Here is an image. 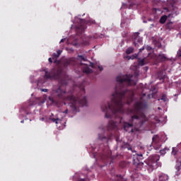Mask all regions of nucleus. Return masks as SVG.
<instances>
[{
    "label": "nucleus",
    "mask_w": 181,
    "mask_h": 181,
    "mask_svg": "<svg viewBox=\"0 0 181 181\" xmlns=\"http://www.w3.org/2000/svg\"><path fill=\"white\" fill-rule=\"evenodd\" d=\"M118 84L115 88V93L112 95L110 103H103L101 106L103 112H105V118L115 117L118 122L110 120L107 124V131L118 129V124L123 121L119 114H124V105H129L134 98V90L128 89L131 86H136V82H132L131 76L128 74L119 75L116 78Z\"/></svg>",
    "instance_id": "f257e3e1"
},
{
    "label": "nucleus",
    "mask_w": 181,
    "mask_h": 181,
    "mask_svg": "<svg viewBox=\"0 0 181 181\" xmlns=\"http://www.w3.org/2000/svg\"><path fill=\"white\" fill-rule=\"evenodd\" d=\"M45 78L47 80H59L60 85L57 88H54L51 92V95L49 96L48 100L52 104H59L60 100L67 101L69 107L74 112H78L80 111V106L87 107V98L83 96L67 95L64 86H67L68 82L66 79L62 78V73L63 69L60 67L52 69L49 72L45 70Z\"/></svg>",
    "instance_id": "f03ea898"
},
{
    "label": "nucleus",
    "mask_w": 181,
    "mask_h": 181,
    "mask_svg": "<svg viewBox=\"0 0 181 181\" xmlns=\"http://www.w3.org/2000/svg\"><path fill=\"white\" fill-rule=\"evenodd\" d=\"M146 97L144 93L140 98V100L134 104L133 109H128L129 114H133L129 122H123V128L126 132H134V125L136 127L138 124H144L146 121V116L141 112V110L146 108V103L144 102V98Z\"/></svg>",
    "instance_id": "7ed1b4c3"
},
{
    "label": "nucleus",
    "mask_w": 181,
    "mask_h": 181,
    "mask_svg": "<svg viewBox=\"0 0 181 181\" xmlns=\"http://www.w3.org/2000/svg\"><path fill=\"white\" fill-rule=\"evenodd\" d=\"M158 160H159V159L156 156L149 157L146 165L148 172H153V170L158 168Z\"/></svg>",
    "instance_id": "20e7f679"
},
{
    "label": "nucleus",
    "mask_w": 181,
    "mask_h": 181,
    "mask_svg": "<svg viewBox=\"0 0 181 181\" xmlns=\"http://www.w3.org/2000/svg\"><path fill=\"white\" fill-rule=\"evenodd\" d=\"M144 155L139 154L137 158L133 159V168L136 172H141L144 168V163L141 161V159L143 158Z\"/></svg>",
    "instance_id": "39448f33"
},
{
    "label": "nucleus",
    "mask_w": 181,
    "mask_h": 181,
    "mask_svg": "<svg viewBox=\"0 0 181 181\" xmlns=\"http://www.w3.org/2000/svg\"><path fill=\"white\" fill-rule=\"evenodd\" d=\"M81 25L76 27V30H80V32H84L87 29V25H91L95 23L94 21H87L85 19L80 20Z\"/></svg>",
    "instance_id": "423d86ee"
},
{
    "label": "nucleus",
    "mask_w": 181,
    "mask_h": 181,
    "mask_svg": "<svg viewBox=\"0 0 181 181\" xmlns=\"http://www.w3.org/2000/svg\"><path fill=\"white\" fill-rule=\"evenodd\" d=\"M133 44L138 49L142 45V38L139 36V33H135L132 37Z\"/></svg>",
    "instance_id": "0eeeda50"
},
{
    "label": "nucleus",
    "mask_w": 181,
    "mask_h": 181,
    "mask_svg": "<svg viewBox=\"0 0 181 181\" xmlns=\"http://www.w3.org/2000/svg\"><path fill=\"white\" fill-rule=\"evenodd\" d=\"M112 136V135L111 134H108L107 135H105V134H99L98 139L99 141H102V142H108Z\"/></svg>",
    "instance_id": "6e6552de"
},
{
    "label": "nucleus",
    "mask_w": 181,
    "mask_h": 181,
    "mask_svg": "<svg viewBox=\"0 0 181 181\" xmlns=\"http://www.w3.org/2000/svg\"><path fill=\"white\" fill-rule=\"evenodd\" d=\"M81 66L83 73H86V74H90L93 73V69L88 67V64H81Z\"/></svg>",
    "instance_id": "1a4fd4ad"
},
{
    "label": "nucleus",
    "mask_w": 181,
    "mask_h": 181,
    "mask_svg": "<svg viewBox=\"0 0 181 181\" xmlns=\"http://www.w3.org/2000/svg\"><path fill=\"white\" fill-rule=\"evenodd\" d=\"M157 60H158L160 63H163V62H168L169 60V58L166 57V55H165V54L160 52L157 57Z\"/></svg>",
    "instance_id": "9d476101"
},
{
    "label": "nucleus",
    "mask_w": 181,
    "mask_h": 181,
    "mask_svg": "<svg viewBox=\"0 0 181 181\" xmlns=\"http://www.w3.org/2000/svg\"><path fill=\"white\" fill-rule=\"evenodd\" d=\"M169 180V176L168 175L161 173L158 175V181H168ZM153 181H157L156 180H153Z\"/></svg>",
    "instance_id": "9b49d317"
},
{
    "label": "nucleus",
    "mask_w": 181,
    "mask_h": 181,
    "mask_svg": "<svg viewBox=\"0 0 181 181\" xmlns=\"http://www.w3.org/2000/svg\"><path fill=\"white\" fill-rule=\"evenodd\" d=\"M74 64V60L73 59H68L64 61V66L69 67V66H71Z\"/></svg>",
    "instance_id": "f8f14e48"
},
{
    "label": "nucleus",
    "mask_w": 181,
    "mask_h": 181,
    "mask_svg": "<svg viewBox=\"0 0 181 181\" xmlns=\"http://www.w3.org/2000/svg\"><path fill=\"white\" fill-rule=\"evenodd\" d=\"M61 54H62V50L60 49L57 50V53H54L52 54V59H54V62L56 63L57 62V59H59Z\"/></svg>",
    "instance_id": "ddd939ff"
},
{
    "label": "nucleus",
    "mask_w": 181,
    "mask_h": 181,
    "mask_svg": "<svg viewBox=\"0 0 181 181\" xmlns=\"http://www.w3.org/2000/svg\"><path fill=\"white\" fill-rule=\"evenodd\" d=\"M152 144L153 145H155V144H158L159 142V136L158 135H154L152 138Z\"/></svg>",
    "instance_id": "4468645a"
},
{
    "label": "nucleus",
    "mask_w": 181,
    "mask_h": 181,
    "mask_svg": "<svg viewBox=\"0 0 181 181\" xmlns=\"http://www.w3.org/2000/svg\"><path fill=\"white\" fill-rule=\"evenodd\" d=\"M165 28L168 29V30H170L171 29H173V23L172 21L168 22L165 25Z\"/></svg>",
    "instance_id": "2eb2a0df"
},
{
    "label": "nucleus",
    "mask_w": 181,
    "mask_h": 181,
    "mask_svg": "<svg viewBox=\"0 0 181 181\" xmlns=\"http://www.w3.org/2000/svg\"><path fill=\"white\" fill-rule=\"evenodd\" d=\"M175 169H176L177 173H179V174L181 173V160L176 164Z\"/></svg>",
    "instance_id": "dca6fc26"
},
{
    "label": "nucleus",
    "mask_w": 181,
    "mask_h": 181,
    "mask_svg": "<svg viewBox=\"0 0 181 181\" xmlns=\"http://www.w3.org/2000/svg\"><path fill=\"white\" fill-rule=\"evenodd\" d=\"M53 117V113L51 114V116L49 118V119H50L51 121H52L53 122H54L55 124H59V121H60V119L59 118H53L52 117Z\"/></svg>",
    "instance_id": "f3484780"
},
{
    "label": "nucleus",
    "mask_w": 181,
    "mask_h": 181,
    "mask_svg": "<svg viewBox=\"0 0 181 181\" xmlns=\"http://www.w3.org/2000/svg\"><path fill=\"white\" fill-rule=\"evenodd\" d=\"M116 180H117V181H127V180H125L124 178V177H122V175H116Z\"/></svg>",
    "instance_id": "a211bd4d"
},
{
    "label": "nucleus",
    "mask_w": 181,
    "mask_h": 181,
    "mask_svg": "<svg viewBox=\"0 0 181 181\" xmlns=\"http://www.w3.org/2000/svg\"><path fill=\"white\" fill-rule=\"evenodd\" d=\"M134 52V48L132 47H129L127 49L126 53L127 54H131V53Z\"/></svg>",
    "instance_id": "6ab92c4d"
},
{
    "label": "nucleus",
    "mask_w": 181,
    "mask_h": 181,
    "mask_svg": "<svg viewBox=\"0 0 181 181\" xmlns=\"http://www.w3.org/2000/svg\"><path fill=\"white\" fill-rule=\"evenodd\" d=\"M166 19H168V17L166 16H162L160 18V23H165V22H166Z\"/></svg>",
    "instance_id": "aec40b11"
},
{
    "label": "nucleus",
    "mask_w": 181,
    "mask_h": 181,
    "mask_svg": "<svg viewBox=\"0 0 181 181\" xmlns=\"http://www.w3.org/2000/svg\"><path fill=\"white\" fill-rule=\"evenodd\" d=\"M168 151H169V148H164L163 149L160 151V155H165V153H166V152H168Z\"/></svg>",
    "instance_id": "412c9836"
},
{
    "label": "nucleus",
    "mask_w": 181,
    "mask_h": 181,
    "mask_svg": "<svg viewBox=\"0 0 181 181\" xmlns=\"http://www.w3.org/2000/svg\"><path fill=\"white\" fill-rule=\"evenodd\" d=\"M138 64L139 66H145V59H139Z\"/></svg>",
    "instance_id": "4be33fe9"
},
{
    "label": "nucleus",
    "mask_w": 181,
    "mask_h": 181,
    "mask_svg": "<svg viewBox=\"0 0 181 181\" xmlns=\"http://www.w3.org/2000/svg\"><path fill=\"white\" fill-rule=\"evenodd\" d=\"M125 166H127V163H125V161H121L119 163L120 168H125Z\"/></svg>",
    "instance_id": "5701e85b"
},
{
    "label": "nucleus",
    "mask_w": 181,
    "mask_h": 181,
    "mask_svg": "<svg viewBox=\"0 0 181 181\" xmlns=\"http://www.w3.org/2000/svg\"><path fill=\"white\" fill-rule=\"evenodd\" d=\"M160 100H162V101H164V103H166L168 98L166 97V95H163Z\"/></svg>",
    "instance_id": "b1692460"
},
{
    "label": "nucleus",
    "mask_w": 181,
    "mask_h": 181,
    "mask_svg": "<svg viewBox=\"0 0 181 181\" xmlns=\"http://www.w3.org/2000/svg\"><path fill=\"white\" fill-rule=\"evenodd\" d=\"M79 59H81V60H83V62H86L87 61V57H85L83 55H79L78 56Z\"/></svg>",
    "instance_id": "393cba45"
},
{
    "label": "nucleus",
    "mask_w": 181,
    "mask_h": 181,
    "mask_svg": "<svg viewBox=\"0 0 181 181\" xmlns=\"http://www.w3.org/2000/svg\"><path fill=\"white\" fill-rule=\"evenodd\" d=\"M172 153L175 156L177 153V151H176V148L173 147L172 150Z\"/></svg>",
    "instance_id": "a878e982"
},
{
    "label": "nucleus",
    "mask_w": 181,
    "mask_h": 181,
    "mask_svg": "<svg viewBox=\"0 0 181 181\" xmlns=\"http://www.w3.org/2000/svg\"><path fill=\"white\" fill-rule=\"evenodd\" d=\"M81 91L83 93V95L86 94V90H85V89H84V82H83V85H82V86H81Z\"/></svg>",
    "instance_id": "bb28decb"
},
{
    "label": "nucleus",
    "mask_w": 181,
    "mask_h": 181,
    "mask_svg": "<svg viewBox=\"0 0 181 181\" xmlns=\"http://www.w3.org/2000/svg\"><path fill=\"white\" fill-rule=\"evenodd\" d=\"M177 57H181V47L177 51Z\"/></svg>",
    "instance_id": "cd10ccee"
},
{
    "label": "nucleus",
    "mask_w": 181,
    "mask_h": 181,
    "mask_svg": "<svg viewBox=\"0 0 181 181\" xmlns=\"http://www.w3.org/2000/svg\"><path fill=\"white\" fill-rule=\"evenodd\" d=\"M146 50H148V52H150V50H152V47L151 46H147L146 47Z\"/></svg>",
    "instance_id": "c85d7f7f"
},
{
    "label": "nucleus",
    "mask_w": 181,
    "mask_h": 181,
    "mask_svg": "<svg viewBox=\"0 0 181 181\" xmlns=\"http://www.w3.org/2000/svg\"><path fill=\"white\" fill-rule=\"evenodd\" d=\"M98 69L100 70V71H103V68L101 66H98Z\"/></svg>",
    "instance_id": "c756f323"
},
{
    "label": "nucleus",
    "mask_w": 181,
    "mask_h": 181,
    "mask_svg": "<svg viewBox=\"0 0 181 181\" xmlns=\"http://www.w3.org/2000/svg\"><path fill=\"white\" fill-rule=\"evenodd\" d=\"M90 66L92 67V69H94V64L93 62H90Z\"/></svg>",
    "instance_id": "7c9ffc66"
},
{
    "label": "nucleus",
    "mask_w": 181,
    "mask_h": 181,
    "mask_svg": "<svg viewBox=\"0 0 181 181\" xmlns=\"http://www.w3.org/2000/svg\"><path fill=\"white\" fill-rule=\"evenodd\" d=\"M143 50H145V47H143L142 48L139 49V53H141Z\"/></svg>",
    "instance_id": "2f4dec72"
},
{
    "label": "nucleus",
    "mask_w": 181,
    "mask_h": 181,
    "mask_svg": "<svg viewBox=\"0 0 181 181\" xmlns=\"http://www.w3.org/2000/svg\"><path fill=\"white\" fill-rule=\"evenodd\" d=\"M42 91L43 93H47V89H46V88L42 89Z\"/></svg>",
    "instance_id": "473e14b6"
},
{
    "label": "nucleus",
    "mask_w": 181,
    "mask_h": 181,
    "mask_svg": "<svg viewBox=\"0 0 181 181\" xmlns=\"http://www.w3.org/2000/svg\"><path fill=\"white\" fill-rule=\"evenodd\" d=\"M66 40V38H63L61 40L60 43H63Z\"/></svg>",
    "instance_id": "72a5a7b5"
},
{
    "label": "nucleus",
    "mask_w": 181,
    "mask_h": 181,
    "mask_svg": "<svg viewBox=\"0 0 181 181\" xmlns=\"http://www.w3.org/2000/svg\"><path fill=\"white\" fill-rule=\"evenodd\" d=\"M48 62H49V63H53V61L52 60V58H49V59H48Z\"/></svg>",
    "instance_id": "f704fd0d"
},
{
    "label": "nucleus",
    "mask_w": 181,
    "mask_h": 181,
    "mask_svg": "<svg viewBox=\"0 0 181 181\" xmlns=\"http://www.w3.org/2000/svg\"><path fill=\"white\" fill-rule=\"evenodd\" d=\"M69 112V110H66L65 111H64V114H67Z\"/></svg>",
    "instance_id": "c9c22d12"
},
{
    "label": "nucleus",
    "mask_w": 181,
    "mask_h": 181,
    "mask_svg": "<svg viewBox=\"0 0 181 181\" xmlns=\"http://www.w3.org/2000/svg\"><path fill=\"white\" fill-rule=\"evenodd\" d=\"M21 122L23 123V120H22Z\"/></svg>",
    "instance_id": "e433bc0d"
},
{
    "label": "nucleus",
    "mask_w": 181,
    "mask_h": 181,
    "mask_svg": "<svg viewBox=\"0 0 181 181\" xmlns=\"http://www.w3.org/2000/svg\"><path fill=\"white\" fill-rule=\"evenodd\" d=\"M151 26H153V24H152Z\"/></svg>",
    "instance_id": "4c0bfd02"
},
{
    "label": "nucleus",
    "mask_w": 181,
    "mask_h": 181,
    "mask_svg": "<svg viewBox=\"0 0 181 181\" xmlns=\"http://www.w3.org/2000/svg\"><path fill=\"white\" fill-rule=\"evenodd\" d=\"M129 149H131V148H129Z\"/></svg>",
    "instance_id": "58836bf2"
}]
</instances>
